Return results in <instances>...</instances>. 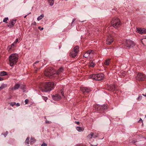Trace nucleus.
<instances>
[{
	"mask_svg": "<svg viewBox=\"0 0 146 146\" xmlns=\"http://www.w3.org/2000/svg\"><path fill=\"white\" fill-rule=\"evenodd\" d=\"M142 121V119H141V118L139 120V121Z\"/></svg>",
	"mask_w": 146,
	"mask_h": 146,
	"instance_id": "nucleus-53",
	"label": "nucleus"
},
{
	"mask_svg": "<svg viewBox=\"0 0 146 146\" xmlns=\"http://www.w3.org/2000/svg\"><path fill=\"white\" fill-rule=\"evenodd\" d=\"M41 146H47V144L44 143H43L41 145Z\"/></svg>",
	"mask_w": 146,
	"mask_h": 146,
	"instance_id": "nucleus-39",
	"label": "nucleus"
},
{
	"mask_svg": "<svg viewBox=\"0 0 146 146\" xmlns=\"http://www.w3.org/2000/svg\"><path fill=\"white\" fill-rule=\"evenodd\" d=\"M142 98V96L141 95V94H139L137 99V100H141Z\"/></svg>",
	"mask_w": 146,
	"mask_h": 146,
	"instance_id": "nucleus-30",
	"label": "nucleus"
},
{
	"mask_svg": "<svg viewBox=\"0 0 146 146\" xmlns=\"http://www.w3.org/2000/svg\"><path fill=\"white\" fill-rule=\"evenodd\" d=\"M3 80V78H1V77H0V81L2 80Z\"/></svg>",
	"mask_w": 146,
	"mask_h": 146,
	"instance_id": "nucleus-51",
	"label": "nucleus"
},
{
	"mask_svg": "<svg viewBox=\"0 0 146 146\" xmlns=\"http://www.w3.org/2000/svg\"><path fill=\"white\" fill-rule=\"evenodd\" d=\"M18 55L16 53H13L10 55L9 58L10 65L11 66H13L16 64L18 60Z\"/></svg>",
	"mask_w": 146,
	"mask_h": 146,
	"instance_id": "nucleus-2",
	"label": "nucleus"
},
{
	"mask_svg": "<svg viewBox=\"0 0 146 146\" xmlns=\"http://www.w3.org/2000/svg\"><path fill=\"white\" fill-rule=\"evenodd\" d=\"M42 98H43V100H44L46 102V100H47L48 99V98H47V97H44V96H42Z\"/></svg>",
	"mask_w": 146,
	"mask_h": 146,
	"instance_id": "nucleus-35",
	"label": "nucleus"
},
{
	"mask_svg": "<svg viewBox=\"0 0 146 146\" xmlns=\"http://www.w3.org/2000/svg\"><path fill=\"white\" fill-rule=\"evenodd\" d=\"M96 65L95 63H94L93 61L92 60H90L89 63V66L90 67H94Z\"/></svg>",
	"mask_w": 146,
	"mask_h": 146,
	"instance_id": "nucleus-16",
	"label": "nucleus"
},
{
	"mask_svg": "<svg viewBox=\"0 0 146 146\" xmlns=\"http://www.w3.org/2000/svg\"><path fill=\"white\" fill-rule=\"evenodd\" d=\"M113 39L111 36H108L106 40V44L108 45H110L111 42L113 41Z\"/></svg>",
	"mask_w": 146,
	"mask_h": 146,
	"instance_id": "nucleus-8",
	"label": "nucleus"
},
{
	"mask_svg": "<svg viewBox=\"0 0 146 146\" xmlns=\"http://www.w3.org/2000/svg\"><path fill=\"white\" fill-rule=\"evenodd\" d=\"M123 44L127 47L130 48L134 46L135 44L133 41L130 40H126L123 41Z\"/></svg>",
	"mask_w": 146,
	"mask_h": 146,
	"instance_id": "nucleus-5",
	"label": "nucleus"
},
{
	"mask_svg": "<svg viewBox=\"0 0 146 146\" xmlns=\"http://www.w3.org/2000/svg\"><path fill=\"white\" fill-rule=\"evenodd\" d=\"M7 86V84H2L1 86V88L2 89H3V88H5Z\"/></svg>",
	"mask_w": 146,
	"mask_h": 146,
	"instance_id": "nucleus-29",
	"label": "nucleus"
},
{
	"mask_svg": "<svg viewBox=\"0 0 146 146\" xmlns=\"http://www.w3.org/2000/svg\"><path fill=\"white\" fill-rule=\"evenodd\" d=\"M43 88L40 87V88L42 92H50L54 87V84L53 82H49L43 83L42 84Z\"/></svg>",
	"mask_w": 146,
	"mask_h": 146,
	"instance_id": "nucleus-1",
	"label": "nucleus"
},
{
	"mask_svg": "<svg viewBox=\"0 0 146 146\" xmlns=\"http://www.w3.org/2000/svg\"><path fill=\"white\" fill-rule=\"evenodd\" d=\"M29 100H28V99L25 100V104H27L29 102Z\"/></svg>",
	"mask_w": 146,
	"mask_h": 146,
	"instance_id": "nucleus-41",
	"label": "nucleus"
},
{
	"mask_svg": "<svg viewBox=\"0 0 146 146\" xmlns=\"http://www.w3.org/2000/svg\"><path fill=\"white\" fill-rule=\"evenodd\" d=\"M45 123H51V121H48V120H47V119H46V121H45Z\"/></svg>",
	"mask_w": 146,
	"mask_h": 146,
	"instance_id": "nucleus-42",
	"label": "nucleus"
},
{
	"mask_svg": "<svg viewBox=\"0 0 146 146\" xmlns=\"http://www.w3.org/2000/svg\"><path fill=\"white\" fill-rule=\"evenodd\" d=\"M20 105V104H19V103H17V104H16V106H19Z\"/></svg>",
	"mask_w": 146,
	"mask_h": 146,
	"instance_id": "nucleus-48",
	"label": "nucleus"
},
{
	"mask_svg": "<svg viewBox=\"0 0 146 146\" xmlns=\"http://www.w3.org/2000/svg\"><path fill=\"white\" fill-rule=\"evenodd\" d=\"M27 15H25V16H24V18H26L27 17Z\"/></svg>",
	"mask_w": 146,
	"mask_h": 146,
	"instance_id": "nucleus-56",
	"label": "nucleus"
},
{
	"mask_svg": "<svg viewBox=\"0 0 146 146\" xmlns=\"http://www.w3.org/2000/svg\"><path fill=\"white\" fill-rule=\"evenodd\" d=\"M17 42H18V38L16 39V40H15V41L13 42L14 44V48L16 46V45L17 43Z\"/></svg>",
	"mask_w": 146,
	"mask_h": 146,
	"instance_id": "nucleus-31",
	"label": "nucleus"
},
{
	"mask_svg": "<svg viewBox=\"0 0 146 146\" xmlns=\"http://www.w3.org/2000/svg\"><path fill=\"white\" fill-rule=\"evenodd\" d=\"M64 69L63 67H60L58 70L57 73H60V72H63Z\"/></svg>",
	"mask_w": 146,
	"mask_h": 146,
	"instance_id": "nucleus-26",
	"label": "nucleus"
},
{
	"mask_svg": "<svg viewBox=\"0 0 146 146\" xmlns=\"http://www.w3.org/2000/svg\"><path fill=\"white\" fill-rule=\"evenodd\" d=\"M16 103L15 102H11V103H10V105L12 106H13L14 105H15Z\"/></svg>",
	"mask_w": 146,
	"mask_h": 146,
	"instance_id": "nucleus-34",
	"label": "nucleus"
},
{
	"mask_svg": "<svg viewBox=\"0 0 146 146\" xmlns=\"http://www.w3.org/2000/svg\"><path fill=\"white\" fill-rule=\"evenodd\" d=\"M110 61V60L109 59H107L106 60L105 62H104V64L105 65H106V66H108V65H109V62Z\"/></svg>",
	"mask_w": 146,
	"mask_h": 146,
	"instance_id": "nucleus-28",
	"label": "nucleus"
},
{
	"mask_svg": "<svg viewBox=\"0 0 146 146\" xmlns=\"http://www.w3.org/2000/svg\"><path fill=\"white\" fill-rule=\"evenodd\" d=\"M46 72H47V73H53V72H54V70L53 69H52V68H51V67H50V68H49L48 70H47V69H46Z\"/></svg>",
	"mask_w": 146,
	"mask_h": 146,
	"instance_id": "nucleus-19",
	"label": "nucleus"
},
{
	"mask_svg": "<svg viewBox=\"0 0 146 146\" xmlns=\"http://www.w3.org/2000/svg\"><path fill=\"white\" fill-rule=\"evenodd\" d=\"M39 62V61H38V60H37L36 62H35V63H34V65H35V64H36V63H38Z\"/></svg>",
	"mask_w": 146,
	"mask_h": 146,
	"instance_id": "nucleus-50",
	"label": "nucleus"
},
{
	"mask_svg": "<svg viewBox=\"0 0 146 146\" xmlns=\"http://www.w3.org/2000/svg\"><path fill=\"white\" fill-rule=\"evenodd\" d=\"M80 90L84 94H86L91 91V89L88 87H82L80 88Z\"/></svg>",
	"mask_w": 146,
	"mask_h": 146,
	"instance_id": "nucleus-7",
	"label": "nucleus"
},
{
	"mask_svg": "<svg viewBox=\"0 0 146 146\" xmlns=\"http://www.w3.org/2000/svg\"><path fill=\"white\" fill-rule=\"evenodd\" d=\"M108 87L109 90L111 91L116 90L117 88L116 86L115 85H110L108 86Z\"/></svg>",
	"mask_w": 146,
	"mask_h": 146,
	"instance_id": "nucleus-11",
	"label": "nucleus"
},
{
	"mask_svg": "<svg viewBox=\"0 0 146 146\" xmlns=\"http://www.w3.org/2000/svg\"><path fill=\"white\" fill-rule=\"evenodd\" d=\"M44 17V14H41L37 18V19L38 21H39L43 17Z\"/></svg>",
	"mask_w": 146,
	"mask_h": 146,
	"instance_id": "nucleus-27",
	"label": "nucleus"
},
{
	"mask_svg": "<svg viewBox=\"0 0 146 146\" xmlns=\"http://www.w3.org/2000/svg\"><path fill=\"white\" fill-rule=\"evenodd\" d=\"M8 74L7 73H1L0 76H3L7 75Z\"/></svg>",
	"mask_w": 146,
	"mask_h": 146,
	"instance_id": "nucleus-37",
	"label": "nucleus"
},
{
	"mask_svg": "<svg viewBox=\"0 0 146 146\" xmlns=\"http://www.w3.org/2000/svg\"><path fill=\"white\" fill-rule=\"evenodd\" d=\"M94 135V133L91 132L90 134L88 135L87 136V138L89 139H92Z\"/></svg>",
	"mask_w": 146,
	"mask_h": 146,
	"instance_id": "nucleus-21",
	"label": "nucleus"
},
{
	"mask_svg": "<svg viewBox=\"0 0 146 146\" xmlns=\"http://www.w3.org/2000/svg\"><path fill=\"white\" fill-rule=\"evenodd\" d=\"M119 76H120L121 77H123L125 75V74L123 73V74H120L118 75Z\"/></svg>",
	"mask_w": 146,
	"mask_h": 146,
	"instance_id": "nucleus-36",
	"label": "nucleus"
},
{
	"mask_svg": "<svg viewBox=\"0 0 146 146\" xmlns=\"http://www.w3.org/2000/svg\"><path fill=\"white\" fill-rule=\"evenodd\" d=\"M145 117H146V115H145Z\"/></svg>",
	"mask_w": 146,
	"mask_h": 146,
	"instance_id": "nucleus-61",
	"label": "nucleus"
},
{
	"mask_svg": "<svg viewBox=\"0 0 146 146\" xmlns=\"http://www.w3.org/2000/svg\"><path fill=\"white\" fill-rule=\"evenodd\" d=\"M44 74L46 76H48L50 78H52L54 76L55 74H52V75L50 73H45Z\"/></svg>",
	"mask_w": 146,
	"mask_h": 146,
	"instance_id": "nucleus-17",
	"label": "nucleus"
},
{
	"mask_svg": "<svg viewBox=\"0 0 146 146\" xmlns=\"http://www.w3.org/2000/svg\"><path fill=\"white\" fill-rule=\"evenodd\" d=\"M48 1L49 3V5L50 6H52L53 5L54 1V0H48Z\"/></svg>",
	"mask_w": 146,
	"mask_h": 146,
	"instance_id": "nucleus-23",
	"label": "nucleus"
},
{
	"mask_svg": "<svg viewBox=\"0 0 146 146\" xmlns=\"http://www.w3.org/2000/svg\"><path fill=\"white\" fill-rule=\"evenodd\" d=\"M53 99L54 100H60L61 98V97L59 94H56L55 95H53L52 96Z\"/></svg>",
	"mask_w": 146,
	"mask_h": 146,
	"instance_id": "nucleus-13",
	"label": "nucleus"
},
{
	"mask_svg": "<svg viewBox=\"0 0 146 146\" xmlns=\"http://www.w3.org/2000/svg\"><path fill=\"white\" fill-rule=\"evenodd\" d=\"M66 1H67V0H66Z\"/></svg>",
	"mask_w": 146,
	"mask_h": 146,
	"instance_id": "nucleus-62",
	"label": "nucleus"
},
{
	"mask_svg": "<svg viewBox=\"0 0 146 146\" xmlns=\"http://www.w3.org/2000/svg\"><path fill=\"white\" fill-rule=\"evenodd\" d=\"M99 109H100V110L103 112H104V110H106L107 108V104L104 105L102 106H100L99 107Z\"/></svg>",
	"mask_w": 146,
	"mask_h": 146,
	"instance_id": "nucleus-14",
	"label": "nucleus"
},
{
	"mask_svg": "<svg viewBox=\"0 0 146 146\" xmlns=\"http://www.w3.org/2000/svg\"><path fill=\"white\" fill-rule=\"evenodd\" d=\"M6 72L5 71H1L0 72V73H6Z\"/></svg>",
	"mask_w": 146,
	"mask_h": 146,
	"instance_id": "nucleus-47",
	"label": "nucleus"
},
{
	"mask_svg": "<svg viewBox=\"0 0 146 146\" xmlns=\"http://www.w3.org/2000/svg\"><path fill=\"white\" fill-rule=\"evenodd\" d=\"M75 123H77V124H78V125H79L80 123V122L79 121H75Z\"/></svg>",
	"mask_w": 146,
	"mask_h": 146,
	"instance_id": "nucleus-45",
	"label": "nucleus"
},
{
	"mask_svg": "<svg viewBox=\"0 0 146 146\" xmlns=\"http://www.w3.org/2000/svg\"><path fill=\"white\" fill-rule=\"evenodd\" d=\"M29 137H28L25 140V144H28V146H30L29 145Z\"/></svg>",
	"mask_w": 146,
	"mask_h": 146,
	"instance_id": "nucleus-24",
	"label": "nucleus"
},
{
	"mask_svg": "<svg viewBox=\"0 0 146 146\" xmlns=\"http://www.w3.org/2000/svg\"><path fill=\"white\" fill-rule=\"evenodd\" d=\"M14 48L15 47L13 43L11 44V45L8 46L7 47V49L8 50V51L9 52H11L12 51L14 50Z\"/></svg>",
	"mask_w": 146,
	"mask_h": 146,
	"instance_id": "nucleus-10",
	"label": "nucleus"
},
{
	"mask_svg": "<svg viewBox=\"0 0 146 146\" xmlns=\"http://www.w3.org/2000/svg\"><path fill=\"white\" fill-rule=\"evenodd\" d=\"M142 95L143 96H145V97H146V94H142Z\"/></svg>",
	"mask_w": 146,
	"mask_h": 146,
	"instance_id": "nucleus-52",
	"label": "nucleus"
},
{
	"mask_svg": "<svg viewBox=\"0 0 146 146\" xmlns=\"http://www.w3.org/2000/svg\"><path fill=\"white\" fill-rule=\"evenodd\" d=\"M76 129L79 132H81V131H83L84 129L83 127H81L78 126L76 127Z\"/></svg>",
	"mask_w": 146,
	"mask_h": 146,
	"instance_id": "nucleus-20",
	"label": "nucleus"
},
{
	"mask_svg": "<svg viewBox=\"0 0 146 146\" xmlns=\"http://www.w3.org/2000/svg\"><path fill=\"white\" fill-rule=\"evenodd\" d=\"M138 73H140V72H138Z\"/></svg>",
	"mask_w": 146,
	"mask_h": 146,
	"instance_id": "nucleus-60",
	"label": "nucleus"
},
{
	"mask_svg": "<svg viewBox=\"0 0 146 146\" xmlns=\"http://www.w3.org/2000/svg\"><path fill=\"white\" fill-rule=\"evenodd\" d=\"M99 134L98 133H94V135L93 136V137L94 138H96V137H98Z\"/></svg>",
	"mask_w": 146,
	"mask_h": 146,
	"instance_id": "nucleus-32",
	"label": "nucleus"
},
{
	"mask_svg": "<svg viewBox=\"0 0 146 146\" xmlns=\"http://www.w3.org/2000/svg\"><path fill=\"white\" fill-rule=\"evenodd\" d=\"M16 19H14V20H13L10 21V25H9L8 26L9 27H13L16 23Z\"/></svg>",
	"mask_w": 146,
	"mask_h": 146,
	"instance_id": "nucleus-15",
	"label": "nucleus"
},
{
	"mask_svg": "<svg viewBox=\"0 0 146 146\" xmlns=\"http://www.w3.org/2000/svg\"><path fill=\"white\" fill-rule=\"evenodd\" d=\"M57 75H59V74H58V73H57Z\"/></svg>",
	"mask_w": 146,
	"mask_h": 146,
	"instance_id": "nucleus-58",
	"label": "nucleus"
},
{
	"mask_svg": "<svg viewBox=\"0 0 146 146\" xmlns=\"http://www.w3.org/2000/svg\"><path fill=\"white\" fill-rule=\"evenodd\" d=\"M136 29L137 31L139 33L144 34L146 33V29H141V28H137Z\"/></svg>",
	"mask_w": 146,
	"mask_h": 146,
	"instance_id": "nucleus-9",
	"label": "nucleus"
},
{
	"mask_svg": "<svg viewBox=\"0 0 146 146\" xmlns=\"http://www.w3.org/2000/svg\"><path fill=\"white\" fill-rule=\"evenodd\" d=\"M92 51L91 50H89L87 51V52L84 54V57H87L89 56V55L91 54Z\"/></svg>",
	"mask_w": 146,
	"mask_h": 146,
	"instance_id": "nucleus-12",
	"label": "nucleus"
},
{
	"mask_svg": "<svg viewBox=\"0 0 146 146\" xmlns=\"http://www.w3.org/2000/svg\"><path fill=\"white\" fill-rule=\"evenodd\" d=\"M93 146H97V145H93Z\"/></svg>",
	"mask_w": 146,
	"mask_h": 146,
	"instance_id": "nucleus-55",
	"label": "nucleus"
},
{
	"mask_svg": "<svg viewBox=\"0 0 146 146\" xmlns=\"http://www.w3.org/2000/svg\"><path fill=\"white\" fill-rule=\"evenodd\" d=\"M44 119H46V117H44Z\"/></svg>",
	"mask_w": 146,
	"mask_h": 146,
	"instance_id": "nucleus-59",
	"label": "nucleus"
},
{
	"mask_svg": "<svg viewBox=\"0 0 146 146\" xmlns=\"http://www.w3.org/2000/svg\"><path fill=\"white\" fill-rule=\"evenodd\" d=\"M20 85L19 84H15V85L13 87V89L14 90H17V89H18L20 87Z\"/></svg>",
	"mask_w": 146,
	"mask_h": 146,
	"instance_id": "nucleus-22",
	"label": "nucleus"
},
{
	"mask_svg": "<svg viewBox=\"0 0 146 146\" xmlns=\"http://www.w3.org/2000/svg\"><path fill=\"white\" fill-rule=\"evenodd\" d=\"M61 93L62 95L63 96H64V92L63 91H62V90H61Z\"/></svg>",
	"mask_w": 146,
	"mask_h": 146,
	"instance_id": "nucleus-46",
	"label": "nucleus"
},
{
	"mask_svg": "<svg viewBox=\"0 0 146 146\" xmlns=\"http://www.w3.org/2000/svg\"><path fill=\"white\" fill-rule=\"evenodd\" d=\"M76 20V19H73L72 20V23H73L74 22V21H75Z\"/></svg>",
	"mask_w": 146,
	"mask_h": 146,
	"instance_id": "nucleus-49",
	"label": "nucleus"
},
{
	"mask_svg": "<svg viewBox=\"0 0 146 146\" xmlns=\"http://www.w3.org/2000/svg\"><path fill=\"white\" fill-rule=\"evenodd\" d=\"M25 85H23L22 86H21V88L23 89H25Z\"/></svg>",
	"mask_w": 146,
	"mask_h": 146,
	"instance_id": "nucleus-40",
	"label": "nucleus"
},
{
	"mask_svg": "<svg viewBox=\"0 0 146 146\" xmlns=\"http://www.w3.org/2000/svg\"><path fill=\"white\" fill-rule=\"evenodd\" d=\"M79 51V47L78 46H75L70 53V55L73 57H75Z\"/></svg>",
	"mask_w": 146,
	"mask_h": 146,
	"instance_id": "nucleus-6",
	"label": "nucleus"
},
{
	"mask_svg": "<svg viewBox=\"0 0 146 146\" xmlns=\"http://www.w3.org/2000/svg\"><path fill=\"white\" fill-rule=\"evenodd\" d=\"M111 25L113 27L117 28L121 25V23L119 19L117 18H113L111 21Z\"/></svg>",
	"mask_w": 146,
	"mask_h": 146,
	"instance_id": "nucleus-3",
	"label": "nucleus"
},
{
	"mask_svg": "<svg viewBox=\"0 0 146 146\" xmlns=\"http://www.w3.org/2000/svg\"><path fill=\"white\" fill-rule=\"evenodd\" d=\"M34 25H36V22H34Z\"/></svg>",
	"mask_w": 146,
	"mask_h": 146,
	"instance_id": "nucleus-54",
	"label": "nucleus"
},
{
	"mask_svg": "<svg viewBox=\"0 0 146 146\" xmlns=\"http://www.w3.org/2000/svg\"><path fill=\"white\" fill-rule=\"evenodd\" d=\"M8 20V17H5L4 19L3 20V22L7 23V21Z\"/></svg>",
	"mask_w": 146,
	"mask_h": 146,
	"instance_id": "nucleus-33",
	"label": "nucleus"
},
{
	"mask_svg": "<svg viewBox=\"0 0 146 146\" xmlns=\"http://www.w3.org/2000/svg\"><path fill=\"white\" fill-rule=\"evenodd\" d=\"M40 27H38V28L39 29H40V30H42L44 29V28H43V27H42L41 28H40Z\"/></svg>",
	"mask_w": 146,
	"mask_h": 146,
	"instance_id": "nucleus-44",
	"label": "nucleus"
},
{
	"mask_svg": "<svg viewBox=\"0 0 146 146\" xmlns=\"http://www.w3.org/2000/svg\"><path fill=\"white\" fill-rule=\"evenodd\" d=\"M8 134V132L7 131L5 132V133L4 134H3L4 135L5 137H6L7 136V135Z\"/></svg>",
	"mask_w": 146,
	"mask_h": 146,
	"instance_id": "nucleus-38",
	"label": "nucleus"
},
{
	"mask_svg": "<svg viewBox=\"0 0 146 146\" xmlns=\"http://www.w3.org/2000/svg\"><path fill=\"white\" fill-rule=\"evenodd\" d=\"M30 143L31 144H33L36 141V140L35 138H31V139Z\"/></svg>",
	"mask_w": 146,
	"mask_h": 146,
	"instance_id": "nucleus-25",
	"label": "nucleus"
},
{
	"mask_svg": "<svg viewBox=\"0 0 146 146\" xmlns=\"http://www.w3.org/2000/svg\"><path fill=\"white\" fill-rule=\"evenodd\" d=\"M143 75V74H137V75L136 77V78H139V79L141 80H143V79L142 78V77Z\"/></svg>",
	"mask_w": 146,
	"mask_h": 146,
	"instance_id": "nucleus-18",
	"label": "nucleus"
},
{
	"mask_svg": "<svg viewBox=\"0 0 146 146\" xmlns=\"http://www.w3.org/2000/svg\"><path fill=\"white\" fill-rule=\"evenodd\" d=\"M104 73L93 74V75H90V78L97 80H101L104 78Z\"/></svg>",
	"mask_w": 146,
	"mask_h": 146,
	"instance_id": "nucleus-4",
	"label": "nucleus"
},
{
	"mask_svg": "<svg viewBox=\"0 0 146 146\" xmlns=\"http://www.w3.org/2000/svg\"><path fill=\"white\" fill-rule=\"evenodd\" d=\"M76 146H86L85 145H82V144H78V145H76Z\"/></svg>",
	"mask_w": 146,
	"mask_h": 146,
	"instance_id": "nucleus-43",
	"label": "nucleus"
},
{
	"mask_svg": "<svg viewBox=\"0 0 146 146\" xmlns=\"http://www.w3.org/2000/svg\"><path fill=\"white\" fill-rule=\"evenodd\" d=\"M1 90V86L0 87V90Z\"/></svg>",
	"mask_w": 146,
	"mask_h": 146,
	"instance_id": "nucleus-57",
	"label": "nucleus"
}]
</instances>
